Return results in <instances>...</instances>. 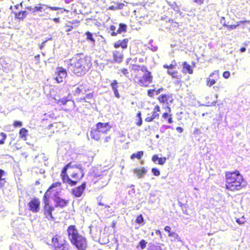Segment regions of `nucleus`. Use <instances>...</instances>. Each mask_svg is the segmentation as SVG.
<instances>
[{"mask_svg":"<svg viewBox=\"0 0 250 250\" xmlns=\"http://www.w3.org/2000/svg\"><path fill=\"white\" fill-rule=\"evenodd\" d=\"M43 5V4L39 3L37 6L34 7L33 9V12H37L39 11L42 12V11H44L42 7Z\"/></svg>","mask_w":250,"mask_h":250,"instance_id":"f704fd0d","label":"nucleus"},{"mask_svg":"<svg viewBox=\"0 0 250 250\" xmlns=\"http://www.w3.org/2000/svg\"><path fill=\"white\" fill-rule=\"evenodd\" d=\"M168 236L169 237H173L174 241L177 242H181V240L179 235L175 232H172L171 234H168Z\"/></svg>","mask_w":250,"mask_h":250,"instance_id":"473e14b6","label":"nucleus"},{"mask_svg":"<svg viewBox=\"0 0 250 250\" xmlns=\"http://www.w3.org/2000/svg\"><path fill=\"white\" fill-rule=\"evenodd\" d=\"M151 171L154 175L155 176H159L160 175V172L159 170L155 167H153L151 169Z\"/></svg>","mask_w":250,"mask_h":250,"instance_id":"a18cd8bd","label":"nucleus"},{"mask_svg":"<svg viewBox=\"0 0 250 250\" xmlns=\"http://www.w3.org/2000/svg\"><path fill=\"white\" fill-rule=\"evenodd\" d=\"M167 109L168 112H164L163 113L162 116L164 119H167L168 123L171 124L173 122L172 115L170 113L171 112V109L169 106H167Z\"/></svg>","mask_w":250,"mask_h":250,"instance_id":"4be33fe9","label":"nucleus"},{"mask_svg":"<svg viewBox=\"0 0 250 250\" xmlns=\"http://www.w3.org/2000/svg\"><path fill=\"white\" fill-rule=\"evenodd\" d=\"M133 171L138 178L143 177L144 174L146 172V168L144 167H142L141 168H134Z\"/></svg>","mask_w":250,"mask_h":250,"instance_id":"393cba45","label":"nucleus"},{"mask_svg":"<svg viewBox=\"0 0 250 250\" xmlns=\"http://www.w3.org/2000/svg\"><path fill=\"white\" fill-rule=\"evenodd\" d=\"M72 167L71 166V163H68L67 164L62 168V170L67 171L68 169L69 168Z\"/></svg>","mask_w":250,"mask_h":250,"instance_id":"3c124183","label":"nucleus"},{"mask_svg":"<svg viewBox=\"0 0 250 250\" xmlns=\"http://www.w3.org/2000/svg\"><path fill=\"white\" fill-rule=\"evenodd\" d=\"M94 98V94L93 92L89 93L86 94L84 97L82 98H80L78 99L77 101L78 102H82L89 103L91 100H93Z\"/></svg>","mask_w":250,"mask_h":250,"instance_id":"b1692460","label":"nucleus"},{"mask_svg":"<svg viewBox=\"0 0 250 250\" xmlns=\"http://www.w3.org/2000/svg\"><path fill=\"white\" fill-rule=\"evenodd\" d=\"M158 159H159V157H158V155L156 154L153 155L152 157V161L154 163H155L157 160H158Z\"/></svg>","mask_w":250,"mask_h":250,"instance_id":"13d9d810","label":"nucleus"},{"mask_svg":"<svg viewBox=\"0 0 250 250\" xmlns=\"http://www.w3.org/2000/svg\"><path fill=\"white\" fill-rule=\"evenodd\" d=\"M161 111L160 107L158 105H156L154 106L152 114L151 116L147 117L145 119V121L147 122H152L155 119H158L159 117V112Z\"/></svg>","mask_w":250,"mask_h":250,"instance_id":"dca6fc26","label":"nucleus"},{"mask_svg":"<svg viewBox=\"0 0 250 250\" xmlns=\"http://www.w3.org/2000/svg\"><path fill=\"white\" fill-rule=\"evenodd\" d=\"M225 188L230 191H239L246 187L247 183L238 170L226 171L225 174Z\"/></svg>","mask_w":250,"mask_h":250,"instance_id":"7ed1b4c3","label":"nucleus"},{"mask_svg":"<svg viewBox=\"0 0 250 250\" xmlns=\"http://www.w3.org/2000/svg\"><path fill=\"white\" fill-rule=\"evenodd\" d=\"M60 177L63 184H67L70 187L76 185V182L70 179L67 174V171L62 170L60 174Z\"/></svg>","mask_w":250,"mask_h":250,"instance_id":"9d476101","label":"nucleus"},{"mask_svg":"<svg viewBox=\"0 0 250 250\" xmlns=\"http://www.w3.org/2000/svg\"><path fill=\"white\" fill-rule=\"evenodd\" d=\"M205 0H193V2L197 4L202 5L204 3Z\"/></svg>","mask_w":250,"mask_h":250,"instance_id":"5fc2aeb1","label":"nucleus"},{"mask_svg":"<svg viewBox=\"0 0 250 250\" xmlns=\"http://www.w3.org/2000/svg\"><path fill=\"white\" fill-rule=\"evenodd\" d=\"M145 61H146V60H145V59H144V58H139V59H138V62H145Z\"/></svg>","mask_w":250,"mask_h":250,"instance_id":"774afa93","label":"nucleus"},{"mask_svg":"<svg viewBox=\"0 0 250 250\" xmlns=\"http://www.w3.org/2000/svg\"><path fill=\"white\" fill-rule=\"evenodd\" d=\"M67 76L66 70L62 67L57 68L55 80L58 83H62Z\"/></svg>","mask_w":250,"mask_h":250,"instance_id":"f8f14e48","label":"nucleus"},{"mask_svg":"<svg viewBox=\"0 0 250 250\" xmlns=\"http://www.w3.org/2000/svg\"><path fill=\"white\" fill-rule=\"evenodd\" d=\"M221 88L220 86H213V89H215V91H218Z\"/></svg>","mask_w":250,"mask_h":250,"instance_id":"69168bd1","label":"nucleus"},{"mask_svg":"<svg viewBox=\"0 0 250 250\" xmlns=\"http://www.w3.org/2000/svg\"><path fill=\"white\" fill-rule=\"evenodd\" d=\"M128 40L127 39H124L123 40H118L114 42L113 46L115 48H118L121 47L123 49H125L127 48Z\"/></svg>","mask_w":250,"mask_h":250,"instance_id":"f3484780","label":"nucleus"},{"mask_svg":"<svg viewBox=\"0 0 250 250\" xmlns=\"http://www.w3.org/2000/svg\"><path fill=\"white\" fill-rule=\"evenodd\" d=\"M200 129L198 128H195L193 131V134L195 135L199 134V133H200Z\"/></svg>","mask_w":250,"mask_h":250,"instance_id":"052dcab7","label":"nucleus"},{"mask_svg":"<svg viewBox=\"0 0 250 250\" xmlns=\"http://www.w3.org/2000/svg\"><path fill=\"white\" fill-rule=\"evenodd\" d=\"M67 235L71 244L78 250H85L87 247V240L82 235L75 225H70L67 227Z\"/></svg>","mask_w":250,"mask_h":250,"instance_id":"20e7f679","label":"nucleus"},{"mask_svg":"<svg viewBox=\"0 0 250 250\" xmlns=\"http://www.w3.org/2000/svg\"><path fill=\"white\" fill-rule=\"evenodd\" d=\"M127 26L125 24L123 23L119 24V27L118 30L116 31V33L111 32V35L112 36H115L117 35L118 34L121 33L122 32H125L126 31Z\"/></svg>","mask_w":250,"mask_h":250,"instance_id":"cd10ccee","label":"nucleus"},{"mask_svg":"<svg viewBox=\"0 0 250 250\" xmlns=\"http://www.w3.org/2000/svg\"><path fill=\"white\" fill-rule=\"evenodd\" d=\"M164 229L166 232H168V234H171V232H171V229L169 226H166L164 228Z\"/></svg>","mask_w":250,"mask_h":250,"instance_id":"4d7b16f0","label":"nucleus"},{"mask_svg":"<svg viewBox=\"0 0 250 250\" xmlns=\"http://www.w3.org/2000/svg\"><path fill=\"white\" fill-rule=\"evenodd\" d=\"M110 30L112 31V32L116 33V27L113 25H111L110 26Z\"/></svg>","mask_w":250,"mask_h":250,"instance_id":"0e129e2a","label":"nucleus"},{"mask_svg":"<svg viewBox=\"0 0 250 250\" xmlns=\"http://www.w3.org/2000/svg\"><path fill=\"white\" fill-rule=\"evenodd\" d=\"M83 176L84 173L81 168L73 171L70 175V176L73 179L72 180L73 181L76 182V185L81 180Z\"/></svg>","mask_w":250,"mask_h":250,"instance_id":"4468645a","label":"nucleus"},{"mask_svg":"<svg viewBox=\"0 0 250 250\" xmlns=\"http://www.w3.org/2000/svg\"><path fill=\"white\" fill-rule=\"evenodd\" d=\"M158 161V164L159 165H162L166 163V162L167 161V158L166 157L159 158Z\"/></svg>","mask_w":250,"mask_h":250,"instance_id":"49530a36","label":"nucleus"},{"mask_svg":"<svg viewBox=\"0 0 250 250\" xmlns=\"http://www.w3.org/2000/svg\"><path fill=\"white\" fill-rule=\"evenodd\" d=\"M193 65L191 66L187 62H183V72L188 73L189 74H192L193 73L192 67L195 66V63H193Z\"/></svg>","mask_w":250,"mask_h":250,"instance_id":"6ab92c4d","label":"nucleus"},{"mask_svg":"<svg viewBox=\"0 0 250 250\" xmlns=\"http://www.w3.org/2000/svg\"><path fill=\"white\" fill-rule=\"evenodd\" d=\"M110 85L114 91L115 96L117 98L120 97L119 91L118 90V83L117 80H114L110 84Z\"/></svg>","mask_w":250,"mask_h":250,"instance_id":"a878e982","label":"nucleus"},{"mask_svg":"<svg viewBox=\"0 0 250 250\" xmlns=\"http://www.w3.org/2000/svg\"><path fill=\"white\" fill-rule=\"evenodd\" d=\"M55 205V207L61 208H63L67 207L70 204V199L68 198H63L59 195L58 192L54 194V199Z\"/></svg>","mask_w":250,"mask_h":250,"instance_id":"0eeeda50","label":"nucleus"},{"mask_svg":"<svg viewBox=\"0 0 250 250\" xmlns=\"http://www.w3.org/2000/svg\"><path fill=\"white\" fill-rule=\"evenodd\" d=\"M52 20L56 22H60V18H53L52 19Z\"/></svg>","mask_w":250,"mask_h":250,"instance_id":"338daca9","label":"nucleus"},{"mask_svg":"<svg viewBox=\"0 0 250 250\" xmlns=\"http://www.w3.org/2000/svg\"><path fill=\"white\" fill-rule=\"evenodd\" d=\"M111 128V125L108 122L97 123L95 127L92 128L90 131V137L92 139L98 141L103 138L104 135L107 134Z\"/></svg>","mask_w":250,"mask_h":250,"instance_id":"39448f33","label":"nucleus"},{"mask_svg":"<svg viewBox=\"0 0 250 250\" xmlns=\"http://www.w3.org/2000/svg\"><path fill=\"white\" fill-rule=\"evenodd\" d=\"M135 222L139 225H143L144 224V220L142 214H140L137 217Z\"/></svg>","mask_w":250,"mask_h":250,"instance_id":"72a5a7b5","label":"nucleus"},{"mask_svg":"<svg viewBox=\"0 0 250 250\" xmlns=\"http://www.w3.org/2000/svg\"><path fill=\"white\" fill-rule=\"evenodd\" d=\"M86 188V183L83 182L80 186L75 188L72 190V194L75 197H80Z\"/></svg>","mask_w":250,"mask_h":250,"instance_id":"2eb2a0df","label":"nucleus"},{"mask_svg":"<svg viewBox=\"0 0 250 250\" xmlns=\"http://www.w3.org/2000/svg\"><path fill=\"white\" fill-rule=\"evenodd\" d=\"M66 240L65 238L60 234H56L51 238V244L50 245L52 248L55 247L56 245L65 242Z\"/></svg>","mask_w":250,"mask_h":250,"instance_id":"ddd939ff","label":"nucleus"},{"mask_svg":"<svg viewBox=\"0 0 250 250\" xmlns=\"http://www.w3.org/2000/svg\"><path fill=\"white\" fill-rule=\"evenodd\" d=\"M157 100L161 104H167L172 103L174 101L173 95L171 93L162 94L157 98Z\"/></svg>","mask_w":250,"mask_h":250,"instance_id":"9b49d317","label":"nucleus"},{"mask_svg":"<svg viewBox=\"0 0 250 250\" xmlns=\"http://www.w3.org/2000/svg\"><path fill=\"white\" fill-rule=\"evenodd\" d=\"M177 71H170L167 70V74L170 75L173 78H177Z\"/></svg>","mask_w":250,"mask_h":250,"instance_id":"37998d69","label":"nucleus"},{"mask_svg":"<svg viewBox=\"0 0 250 250\" xmlns=\"http://www.w3.org/2000/svg\"><path fill=\"white\" fill-rule=\"evenodd\" d=\"M111 140V137L110 136H106L104 140V143H109Z\"/></svg>","mask_w":250,"mask_h":250,"instance_id":"bf43d9fd","label":"nucleus"},{"mask_svg":"<svg viewBox=\"0 0 250 250\" xmlns=\"http://www.w3.org/2000/svg\"><path fill=\"white\" fill-rule=\"evenodd\" d=\"M124 6V4L120 3L118 4V6L115 7L113 5H111L108 7V9L111 10H114L118 9H122Z\"/></svg>","mask_w":250,"mask_h":250,"instance_id":"4c0bfd02","label":"nucleus"},{"mask_svg":"<svg viewBox=\"0 0 250 250\" xmlns=\"http://www.w3.org/2000/svg\"><path fill=\"white\" fill-rule=\"evenodd\" d=\"M176 130H177V131L179 133H181L183 132V129L182 127L181 126H177L176 128Z\"/></svg>","mask_w":250,"mask_h":250,"instance_id":"e2e57ef3","label":"nucleus"},{"mask_svg":"<svg viewBox=\"0 0 250 250\" xmlns=\"http://www.w3.org/2000/svg\"><path fill=\"white\" fill-rule=\"evenodd\" d=\"M137 122L136 124L137 126H141L142 124V119L141 117V112L139 111L137 114Z\"/></svg>","mask_w":250,"mask_h":250,"instance_id":"c9c22d12","label":"nucleus"},{"mask_svg":"<svg viewBox=\"0 0 250 250\" xmlns=\"http://www.w3.org/2000/svg\"><path fill=\"white\" fill-rule=\"evenodd\" d=\"M99 177V176H96V175H94V176H91L90 177L91 182L90 183V185H92L93 184L96 183L98 181V179Z\"/></svg>","mask_w":250,"mask_h":250,"instance_id":"ea45409f","label":"nucleus"},{"mask_svg":"<svg viewBox=\"0 0 250 250\" xmlns=\"http://www.w3.org/2000/svg\"><path fill=\"white\" fill-rule=\"evenodd\" d=\"M164 88L161 87L160 88L158 89L157 90H155V94L158 95L160 94L161 92L163 91Z\"/></svg>","mask_w":250,"mask_h":250,"instance_id":"680f3d73","label":"nucleus"},{"mask_svg":"<svg viewBox=\"0 0 250 250\" xmlns=\"http://www.w3.org/2000/svg\"><path fill=\"white\" fill-rule=\"evenodd\" d=\"M89 89L87 87L85 84H81L76 87L73 91V93L75 95H78L81 93H84L87 92Z\"/></svg>","mask_w":250,"mask_h":250,"instance_id":"a211bd4d","label":"nucleus"},{"mask_svg":"<svg viewBox=\"0 0 250 250\" xmlns=\"http://www.w3.org/2000/svg\"><path fill=\"white\" fill-rule=\"evenodd\" d=\"M149 250H161V249L160 246L152 245L149 247Z\"/></svg>","mask_w":250,"mask_h":250,"instance_id":"de8ad7c7","label":"nucleus"},{"mask_svg":"<svg viewBox=\"0 0 250 250\" xmlns=\"http://www.w3.org/2000/svg\"><path fill=\"white\" fill-rule=\"evenodd\" d=\"M62 183L59 181L53 183L50 186L45 193H47V192H49L51 193L55 192L58 188L61 189V187H62Z\"/></svg>","mask_w":250,"mask_h":250,"instance_id":"aec40b11","label":"nucleus"},{"mask_svg":"<svg viewBox=\"0 0 250 250\" xmlns=\"http://www.w3.org/2000/svg\"><path fill=\"white\" fill-rule=\"evenodd\" d=\"M28 209L33 213H38L41 209V202L37 197L32 198L27 204Z\"/></svg>","mask_w":250,"mask_h":250,"instance_id":"6e6552de","label":"nucleus"},{"mask_svg":"<svg viewBox=\"0 0 250 250\" xmlns=\"http://www.w3.org/2000/svg\"><path fill=\"white\" fill-rule=\"evenodd\" d=\"M129 68L131 72L130 79L140 86L147 87L152 83L153 77L146 65L131 64Z\"/></svg>","mask_w":250,"mask_h":250,"instance_id":"f257e3e1","label":"nucleus"},{"mask_svg":"<svg viewBox=\"0 0 250 250\" xmlns=\"http://www.w3.org/2000/svg\"><path fill=\"white\" fill-rule=\"evenodd\" d=\"M146 244L147 242L145 240L142 239L140 241L139 245L142 249H144L146 248Z\"/></svg>","mask_w":250,"mask_h":250,"instance_id":"a19ab883","label":"nucleus"},{"mask_svg":"<svg viewBox=\"0 0 250 250\" xmlns=\"http://www.w3.org/2000/svg\"><path fill=\"white\" fill-rule=\"evenodd\" d=\"M219 78V70H215L212 72L209 77L206 78V85L208 87H211L215 84Z\"/></svg>","mask_w":250,"mask_h":250,"instance_id":"1a4fd4ad","label":"nucleus"},{"mask_svg":"<svg viewBox=\"0 0 250 250\" xmlns=\"http://www.w3.org/2000/svg\"><path fill=\"white\" fill-rule=\"evenodd\" d=\"M85 34L86 35V39L88 40H90V41L92 42H95V40L93 38L92 34L89 31H87L85 33Z\"/></svg>","mask_w":250,"mask_h":250,"instance_id":"58836bf2","label":"nucleus"},{"mask_svg":"<svg viewBox=\"0 0 250 250\" xmlns=\"http://www.w3.org/2000/svg\"><path fill=\"white\" fill-rule=\"evenodd\" d=\"M155 89L147 90V92L148 95L151 97H153V96L154 95V92H155Z\"/></svg>","mask_w":250,"mask_h":250,"instance_id":"603ef678","label":"nucleus"},{"mask_svg":"<svg viewBox=\"0 0 250 250\" xmlns=\"http://www.w3.org/2000/svg\"><path fill=\"white\" fill-rule=\"evenodd\" d=\"M65 27H66V32H69L73 28V26L70 25H66Z\"/></svg>","mask_w":250,"mask_h":250,"instance_id":"6e6d98bb","label":"nucleus"},{"mask_svg":"<svg viewBox=\"0 0 250 250\" xmlns=\"http://www.w3.org/2000/svg\"><path fill=\"white\" fill-rule=\"evenodd\" d=\"M22 125V122L19 121H15L13 124V126L15 127H20Z\"/></svg>","mask_w":250,"mask_h":250,"instance_id":"09e8293b","label":"nucleus"},{"mask_svg":"<svg viewBox=\"0 0 250 250\" xmlns=\"http://www.w3.org/2000/svg\"><path fill=\"white\" fill-rule=\"evenodd\" d=\"M244 23H249V21L247 20L240 21L237 22L236 24L228 25L226 23H224L223 25L224 26L226 27L228 30H231L235 29L237 26H239L241 24Z\"/></svg>","mask_w":250,"mask_h":250,"instance_id":"5701e85b","label":"nucleus"},{"mask_svg":"<svg viewBox=\"0 0 250 250\" xmlns=\"http://www.w3.org/2000/svg\"><path fill=\"white\" fill-rule=\"evenodd\" d=\"M42 202V213L44 217L49 221L54 220L55 218L53 212L55 210V207L50 203L49 197L46 195V193H45L43 196Z\"/></svg>","mask_w":250,"mask_h":250,"instance_id":"423d86ee","label":"nucleus"},{"mask_svg":"<svg viewBox=\"0 0 250 250\" xmlns=\"http://www.w3.org/2000/svg\"><path fill=\"white\" fill-rule=\"evenodd\" d=\"M143 155L144 152L143 151H139L137 152L136 153H133L131 155L130 158L133 160L136 158L137 159L140 160L143 157Z\"/></svg>","mask_w":250,"mask_h":250,"instance_id":"7c9ffc66","label":"nucleus"},{"mask_svg":"<svg viewBox=\"0 0 250 250\" xmlns=\"http://www.w3.org/2000/svg\"><path fill=\"white\" fill-rule=\"evenodd\" d=\"M69 61L71 70L78 76L85 74L92 64L91 58L82 53L76 54Z\"/></svg>","mask_w":250,"mask_h":250,"instance_id":"f03ea898","label":"nucleus"},{"mask_svg":"<svg viewBox=\"0 0 250 250\" xmlns=\"http://www.w3.org/2000/svg\"><path fill=\"white\" fill-rule=\"evenodd\" d=\"M54 250H69L70 246L67 241L53 247Z\"/></svg>","mask_w":250,"mask_h":250,"instance_id":"412c9836","label":"nucleus"},{"mask_svg":"<svg viewBox=\"0 0 250 250\" xmlns=\"http://www.w3.org/2000/svg\"><path fill=\"white\" fill-rule=\"evenodd\" d=\"M28 130L25 128H21L19 131V136L20 138L23 139L24 140H26Z\"/></svg>","mask_w":250,"mask_h":250,"instance_id":"c756f323","label":"nucleus"},{"mask_svg":"<svg viewBox=\"0 0 250 250\" xmlns=\"http://www.w3.org/2000/svg\"><path fill=\"white\" fill-rule=\"evenodd\" d=\"M0 136L2 137V138L1 140H0V145H2L4 144L7 136L6 134L4 132H1Z\"/></svg>","mask_w":250,"mask_h":250,"instance_id":"79ce46f5","label":"nucleus"},{"mask_svg":"<svg viewBox=\"0 0 250 250\" xmlns=\"http://www.w3.org/2000/svg\"><path fill=\"white\" fill-rule=\"evenodd\" d=\"M246 219L244 217V216H243L241 218H237L236 220V222L239 225L244 224L246 222Z\"/></svg>","mask_w":250,"mask_h":250,"instance_id":"c03bdc74","label":"nucleus"},{"mask_svg":"<svg viewBox=\"0 0 250 250\" xmlns=\"http://www.w3.org/2000/svg\"><path fill=\"white\" fill-rule=\"evenodd\" d=\"M4 171L0 169V188H3L7 182L6 178L4 177Z\"/></svg>","mask_w":250,"mask_h":250,"instance_id":"bb28decb","label":"nucleus"},{"mask_svg":"<svg viewBox=\"0 0 250 250\" xmlns=\"http://www.w3.org/2000/svg\"><path fill=\"white\" fill-rule=\"evenodd\" d=\"M223 76L225 79H228L230 76V73L229 71H226L223 73Z\"/></svg>","mask_w":250,"mask_h":250,"instance_id":"864d4df0","label":"nucleus"},{"mask_svg":"<svg viewBox=\"0 0 250 250\" xmlns=\"http://www.w3.org/2000/svg\"><path fill=\"white\" fill-rule=\"evenodd\" d=\"M46 6H47V8L51 10H58L62 9V8L56 7V6H48L47 5H45Z\"/></svg>","mask_w":250,"mask_h":250,"instance_id":"8fccbe9b","label":"nucleus"},{"mask_svg":"<svg viewBox=\"0 0 250 250\" xmlns=\"http://www.w3.org/2000/svg\"><path fill=\"white\" fill-rule=\"evenodd\" d=\"M121 72L126 77L129 78L130 79L131 75L130 76V73L129 70L127 68H123L121 69Z\"/></svg>","mask_w":250,"mask_h":250,"instance_id":"e433bc0d","label":"nucleus"},{"mask_svg":"<svg viewBox=\"0 0 250 250\" xmlns=\"http://www.w3.org/2000/svg\"><path fill=\"white\" fill-rule=\"evenodd\" d=\"M27 14L26 11H22L15 13V17L20 20H23L26 17Z\"/></svg>","mask_w":250,"mask_h":250,"instance_id":"c85d7f7f","label":"nucleus"},{"mask_svg":"<svg viewBox=\"0 0 250 250\" xmlns=\"http://www.w3.org/2000/svg\"><path fill=\"white\" fill-rule=\"evenodd\" d=\"M177 63L175 60H173L170 64H165L163 65V67L166 69H172L176 67Z\"/></svg>","mask_w":250,"mask_h":250,"instance_id":"2f4dec72","label":"nucleus"}]
</instances>
